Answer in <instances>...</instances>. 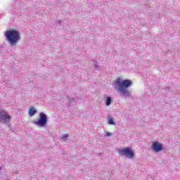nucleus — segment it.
I'll return each mask as SVG.
<instances>
[{
    "label": "nucleus",
    "mask_w": 180,
    "mask_h": 180,
    "mask_svg": "<svg viewBox=\"0 0 180 180\" xmlns=\"http://www.w3.org/2000/svg\"><path fill=\"white\" fill-rule=\"evenodd\" d=\"M115 84L117 85L118 91L122 93L123 95H129L127 88L131 86L133 82L129 79L122 80V79L117 78L115 79Z\"/></svg>",
    "instance_id": "1"
},
{
    "label": "nucleus",
    "mask_w": 180,
    "mask_h": 180,
    "mask_svg": "<svg viewBox=\"0 0 180 180\" xmlns=\"http://www.w3.org/2000/svg\"><path fill=\"white\" fill-rule=\"evenodd\" d=\"M4 34L7 40L12 45L16 44V43L20 40V34L15 30H8Z\"/></svg>",
    "instance_id": "2"
},
{
    "label": "nucleus",
    "mask_w": 180,
    "mask_h": 180,
    "mask_svg": "<svg viewBox=\"0 0 180 180\" xmlns=\"http://www.w3.org/2000/svg\"><path fill=\"white\" fill-rule=\"evenodd\" d=\"M118 153L127 157V158H134V152L131 148H123L118 151Z\"/></svg>",
    "instance_id": "3"
},
{
    "label": "nucleus",
    "mask_w": 180,
    "mask_h": 180,
    "mask_svg": "<svg viewBox=\"0 0 180 180\" xmlns=\"http://www.w3.org/2000/svg\"><path fill=\"white\" fill-rule=\"evenodd\" d=\"M34 124L39 127H44L47 124V115L43 112L39 113V117L37 121L34 122Z\"/></svg>",
    "instance_id": "4"
},
{
    "label": "nucleus",
    "mask_w": 180,
    "mask_h": 180,
    "mask_svg": "<svg viewBox=\"0 0 180 180\" xmlns=\"http://www.w3.org/2000/svg\"><path fill=\"white\" fill-rule=\"evenodd\" d=\"M152 150L155 151V153H160L162 150V145L157 141L153 143L151 146Z\"/></svg>",
    "instance_id": "5"
},
{
    "label": "nucleus",
    "mask_w": 180,
    "mask_h": 180,
    "mask_svg": "<svg viewBox=\"0 0 180 180\" xmlns=\"http://www.w3.org/2000/svg\"><path fill=\"white\" fill-rule=\"evenodd\" d=\"M1 115L3 117L2 121L4 123H9V122H11V115H9L6 111L4 110Z\"/></svg>",
    "instance_id": "6"
},
{
    "label": "nucleus",
    "mask_w": 180,
    "mask_h": 180,
    "mask_svg": "<svg viewBox=\"0 0 180 180\" xmlns=\"http://www.w3.org/2000/svg\"><path fill=\"white\" fill-rule=\"evenodd\" d=\"M37 112V110H36V108H34V107H31L29 110V115L33 116Z\"/></svg>",
    "instance_id": "7"
},
{
    "label": "nucleus",
    "mask_w": 180,
    "mask_h": 180,
    "mask_svg": "<svg viewBox=\"0 0 180 180\" xmlns=\"http://www.w3.org/2000/svg\"><path fill=\"white\" fill-rule=\"evenodd\" d=\"M112 103V98L111 97H107L105 104L107 106H109Z\"/></svg>",
    "instance_id": "8"
},
{
    "label": "nucleus",
    "mask_w": 180,
    "mask_h": 180,
    "mask_svg": "<svg viewBox=\"0 0 180 180\" xmlns=\"http://www.w3.org/2000/svg\"><path fill=\"white\" fill-rule=\"evenodd\" d=\"M108 123H109V124H115V121H113V118L110 117L108 119Z\"/></svg>",
    "instance_id": "9"
},
{
    "label": "nucleus",
    "mask_w": 180,
    "mask_h": 180,
    "mask_svg": "<svg viewBox=\"0 0 180 180\" xmlns=\"http://www.w3.org/2000/svg\"><path fill=\"white\" fill-rule=\"evenodd\" d=\"M4 113V110H0V122H2L3 117L2 114Z\"/></svg>",
    "instance_id": "10"
},
{
    "label": "nucleus",
    "mask_w": 180,
    "mask_h": 180,
    "mask_svg": "<svg viewBox=\"0 0 180 180\" xmlns=\"http://www.w3.org/2000/svg\"><path fill=\"white\" fill-rule=\"evenodd\" d=\"M107 137H109V136H112V134L110 132H106Z\"/></svg>",
    "instance_id": "11"
},
{
    "label": "nucleus",
    "mask_w": 180,
    "mask_h": 180,
    "mask_svg": "<svg viewBox=\"0 0 180 180\" xmlns=\"http://www.w3.org/2000/svg\"><path fill=\"white\" fill-rule=\"evenodd\" d=\"M67 137H68V134H65L64 136H63V138L62 139H67Z\"/></svg>",
    "instance_id": "12"
},
{
    "label": "nucleus",
    "mask_w": 180,
    "mask_h": 180,
    "mask_svg": "<svg viewBox=\"0 0 180 180\" xmlns=\"http://www.w3.org/2000/svg\"><path fill=\"white\" fill-rule=\"evenodd\" d=\"M0 169H1V167H0Z\"/></svg>",
    "instance_id": "13"
}]
</instances>
